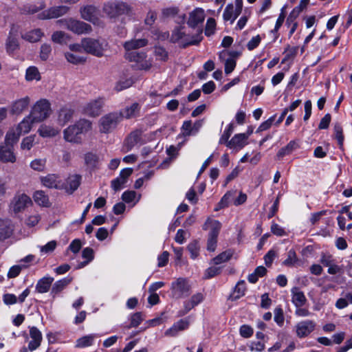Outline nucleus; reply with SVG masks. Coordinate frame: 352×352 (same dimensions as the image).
I'll return each instance as SVG.
<instances>
[{
    "instance_id": "25",
    "label": "nucleus",
    "mask_w": 352,
    "mask_h": 352,
    "mask_svg": "<svg viewBox=\"0 0 352 352\" xmlns=\"http://www.w3.org/2000/svg\"><path fill=\"white\" fill-rule=\"evenodd\" d=\"M188 327V322L184 320H180L176 323H175L172 327L167 329L165 331V336H170L174 337L175 336L177 333L180 331H183L186 329H187Z\"/></svg>"
},
{
    "instance_id": "35",
    "label": "nucleus",
    "mask_w": 352,
    "mask_h": 352,
    "mask_svg": "<svg viewBox=\"0 0 352 352\" xmlns=\"http://www.w3.org/2000/svg\"><path fill=\"white\" fill-rule=\"evenodd\" d=\"M233 254L234 251L232 250H226L212 259L213 263L214 265H219L221 263L226 262L230 259Z\"/></svg>"
},
{
    "instance_id": "49",
    "label": "nucleus",
    "mask_w": 352,
    "mask_h": 352,
    "mask_svg": "<svg viewBox=\"0 0 352 352\" xmlns=\"http://www.w3.org/2000/svg\"><path fill=\"white\" fill-rule=\"evenodd\" d=\"M143 320L142 312H136L131 317V322L128 329L138 327Z\"/></svg>"
},
{
    "instance_id": "2",
    "label": "nucleus",
    "mask_w": 352,
    "mask_h": 352,
    "mask_svg": "<svg viewBox=\"0 0 352 352\" xmlns=\"http://www.w3.org/2000/svg\"><path fill=\"white\" fill-rule=\"evenodd\" d=\"M104 13L110 19H116L119 16L131 14V7L123 1L107 2L103 6Z\"/></svg>"
},
{
    "instance_id": "26",
    "label": "nucleus",
    "mask_w": 352,
    "mask_h": 352,
    "mask_svg": "<svg viewBox=\"0 0 352 352\" xmlns=\"http://www.w3.org/2000/svg\"><path fill=\"white\" fill-rule=\"evenodd\" d=\"M247 135L244 133H239L234 135V137L227 142V146L229 148L239 147L242 148L247 143Z\"/></svg>"
},
{
    "instance_id": "63",
    "label": "nucleus",
    "mask_w": 352,
    "mask_h": 352,
    "mask_svg": "<svg viewBox=\"0 0 352 352\" xmlns=\"http://www.w3.org/2000/svg\"><path fill=\"white\" fill-rule=\"evenodd\" d=\"M155 54L161 60H166L168 57L167 52L162 47H156L155 48Z\"/></svg>"
},
{
    "instance_id": "44",
    "label": "nucleus",
    "mask_w": 352,
    "mask_h": 352,
    "mask_svg": "<svg viewBox=\"0 0 352 352\" xmlns=\"http://www.w3.org/2000/svg\"><path fill=\"white\" fill-rule=\"evenodd\" d=\"M182 131H183L182 135H179L178 138H179L181 135L190 136V135H194L193 130H192V121L191 120L184 121L182 124Z\"/></svg>"
},
{
    "instance_id": "18",
    "label": "nucleus",
    "mask_w": 352,
    "mask_h": 352,
    "mask_svg": "<svg viewBox=\"0 0 352 352\" xmlns=\"http://www.w3.org/2000/svg\"><path fill=\"white\" fill-rule=\"evenodd\" d=\"M69 8L66 6H53L47 10L45 12L46 19H55L66 14Z\"/></svg>"
},
{
    "instance_id": "31",
    "label": "nucleus",
    "mask_w": 352,
    "mask_h": 352,
    "mask_svg": "<svg viewBox=\"0 0 352 352\" xmlns=\"http://www.w3.org/2000/svg\"><path fill=\"white\" fill-rule=\"evenodd\" d=\"M38 132L43 138H50L58 134L60 130L51 126L43 124L39 127Z\"/></svg>"
},
{
    "instance_id": "15",
    "label": "nucleus",
    "mask_w": 352,
    "mask_h": 352,
    "mask_svg": "<svg viewBox=\"0 0 352 352\" xmlns=\"http://www.w3.org/2000/svg\"><path fill=\"white\" fill-rule=\"evenodd\" d=\"M63 135L64 139L67 142L73 143L81 142V134L75 124L73 125H70L67 129H65L63 131Z\"/></svg>"
},
{
    "instance_id": "29",
    "label": "nucleus",
    "mask_w": 352,
    "mask_h": 352,
    "mask_svg": "<svg viewBox=\"0 0 352 352\" xmlns=\"http://www.w3.org/2000/svg\"><path fill=\"white\" fill-rule=\"evenodd\" d=\"M74 110L68 108H62L58 114V122L60 125L64 126L69 122L74 116Z\"/></svg>"
},
{
    "instance_id": "41",
    "label": "nucleus",
    "mask_w": 352,
    "mask_h": 352,
    "mask_svg": "<svg viewBox=\"0 0 352 352\" xmlns=\"http://www.w3.org/2000/svg\"><path fill=\"white\" fill-rule=\"evenodd\" d=\"M25 79L28 81L33 80H39L41 79V75L38 69L34 66L28 67L26 70Z\"/></svg>"
},
{
    "instance_id": "47",
    "label": "nucleus",
    "mask_w": 352,
    "mask_h": 352,
    "mask_svg": "<svg viewBox=\"0 0 352 352\" xmlns=\"http://www.w3.org/2000/svg\"><path fill=\"white\" fill-rule=\"evenodd\" d=\"M52 52L51 45L47 43H44L41 47L40 50V58L42 60H46L50 57Z\"/></svg>"
},
{
    "instance_id": "3",
    "label": "nucleus",
    "mask_w": 352,
    "mask_h": 352,
    "mask_svg": "<svg viewBox=\"0 0 352 352\" xmlns=\"http://www.w3.org/2000/svg\"><path fill=\"white\" fill-rule=\"evenodd\" d=\"M122 120V115L118 112H112L102 116L100 120V131L107 133L116 128Z\"/></svg>"
},
{
    "instance_id": "58",
    "label": "nucleus",
    "mask_w": 352,
    "mask_h": 352,
    "mask_svg": "<svg viewBox=\"0 0 352 352\" xmlns=\"http://www.w3.org/2000/svg\"><path fill=\"white\" fill-rule=\"evenodd\" d=\"M234 14V5L232 3H229L226 7L223 17L225 21H232Z\"/></svg>"
},
{
    "instance_id": "43",
    "label": "nucleus",
    "mask_w": 352,
    "mask_h": 352,
    "mask_svg": "<svg viewBox=\"0 0 352 352\" xmlns=\"http://www.w3.org/2000/svg\"><path fill=\"white\" fill-rule=\"evenodd\" d=\"M65 56L67 61L72 64H82L86 61L85 57L76 56L72 53L67 52Z\"/></svg>"
},
{
    "instance_id": "17",
    "label": "nucleus",
    "mask_w": 352,
    "mask_h": 352,
    "mask_svg": "<svg viewBox=\"0 0 352 352\" xmlns=\"http://www.w3.org/2000/svg\"><path fill=\"white\" fill-rule=\"evenodd\" d=\"M60 177L56 174H48L45 177L41 178L42 184L50 188L61 189V182L60 181Z\"/></svg>"
},
{
    "instance_id": "45",
    "label": "nucleus",
    "mask_w": 352,
    "mask_h": 352,
    "mask_svg": "<svg viewBox=\"0 0 352 352\" xmlns=\"http://www.w3.org/2000/svg\"><path fill=\"white\" fill-rule=\"evenodd\" d=\"M184 27H179L177 29H175L172 34L170 41L173 43H177L180 39H182L184 37H185L186 33L183 31Z\"/></svg>"
},
{
    "instance_id": "56",
    "label": "nucleus",
    "mask_w": 352,
    "mask_h": 352,
    "mask_svg": "<svg viewBox=\"0 0 352 352\" xmlns=\"http://www.w3.org/2000/svg\"><path fill=\"white\" fill-rule=\"evenodd\" d=\"M221 267L212 266L206 270L205 278H212L214 276L219 274L221 273Z\"/></svg>"
},
{
    "instance_id": "7",
    "label": "nucleus",
    "mask_w": 352,
    "mask_h": 352,
    "mask_svg": "<svg viewBox=\"0 0 352 352\" xmlns=\"http://www.w3.org/2000/svg\"><path fill=\"white\" fill-rule=\"evenodd\" d=\"M171 289L173 296L180 298L188 296L190 287L186 279L179 278L172 283Z\"/></svg>"
},
{
    "instance_id": "62",
    "label": "nucleus",
    "mask_w": 352,
    "mask_h": 352,
    "mask_svg": "<svg viewBox=\"0 0 352 352\" xmlns=\"http://www.w3.org/2000/svg\"><path fill=\"white\" fill-rule=\"evenodd\" d=\"M30 336L32 340L42 341L41 332L35 327H32L30 329Z\"/></svg>"
},
{
    "instance_id": "30",
    "label": "nucleus",
    "mask_w": 352,
    "mask_h": 352,
    "mask_svg": "<svg viewBox=\"0 0 352 352\" xmlns=\"http://www.w3.org/2000/svg\"><path fill=\"white\" fill-rule=\"evenodd\" d=\"M53 280L54 278L52 277H44L40 279L36 285V291L38 293H45L48 292Z\"/></svg>"
},
{
    "instance_id": "64",
    "label": "nucleus",
    "mask_w": 352,
    "mask_h": 352,
    "mask_svg": "<svg viewBox=\"0 0 352 352\" xmlns=\"http://www.w3.org/2000/svg\"><path fill=\"white\" fill-rule=\"evenodd\" d=\"M261 41V38L259 35L254 36L252 39L248 43L247 47L249 50H253L260 44Z\"/></svg>"
},
{
    "instance_id": "39",
    "label": "nucleus",
    "mask_w": 352,
    "mask_h": 352,
    "mask_svg": "<svg viewBox=\"0 0 352 352\" xmlns=\"http://www.w3.org/2000/svg\"><path fill=\"white\" fill-rule=\"evenodd\" d=\"M80 134L86 133L91 129L92 123L88 120L80 119L75 123Z\"/></svg>"
},
{
    "instance_id": "48",
    "label": "nucleus",
    "mask_w": 352,
    "mask_h": 352,
    "mask_svg": "<svg viewBox=\"0 0 352 352\" xmlns=\"http://www.w3.org/2000/svg\"><path fill=\"white\" fill-rule=\"evenodd\" d=\"M46 160L45 159H36L30 163V167L37 171H43L45 167Z\"/></svg>"
},
{
    "instance_id": "19",
    "label": "nucleus",
    "mask_w": 352,
    "mask_h": 352,
    "mask_svg": "<svg viewBox=\"0 0 352 352\" xmlns=\"http://www.w3.org/2000/svg\"><path fill=\"white\" fill-rule=\"evenodd\" d=\"M98 10L94 6H87L80 9L82 18L93 23L98 19Z\"/></svg>"
},
{
    "instance_id": "37",
    "label": "nucleus",
    "mask_w": 352,
    "mask_h": 352,
    "mask_svg": "<svg viewBox=\"0 0 352 352\" xmlns=\"http://www.w3.org/2000/svg\"><path fill=\"white\" fill-rule=\"evenodd\" d=\"M245 281L240 280L238 282V283L235 286L234 293L232 295L230 296V298L232 300H236L245 294Z\"/></svg>"
},
{
    "instance_id": "16",
    "label": "nucleus",
    "mask_w": 352,
    "mask_h": 352,
    "mask_svg": "<svg viewBox=\"0 0 352 352\" xmlns=\"http://www.w3.org/2000/svg\"><path fill=\"white\" fill-rule=\"evenodd\" d=\"M30 99L28 96L16 100L10 107V113L12 115H19L23 112L29 106Z\"/></svg>"
},
{
    "instance_id": "20",
    "label": "nucleus",
    "mask_w": 352,
    "mask_h": 352,
    "mask_svg": "<svg viewBox=\"0 0 352 352\" xmlns=\"http://www.w3.org/2000/svg\"><path fill=\"white\" fill-rule=\"evenodd\" d=\"M221 228V223L214 219L208 218L203 226V229L205 230H210L208 234L209 236L218 237L220 230Z\"/></svg>"
},
{
    "instance_id": "14",
    "label": "nucleus",
    "mask_w": 352,
    "mask_h": 352,
    "mask_svg": "<svg viewBox=\"0 0 352 352\" xmlns=\"http://www.w3.org/2000/svg\"><path fill=\"white\" fill-rule=\"evenodd\" d=\"M17 36V30L14 25H12L6 42V52L9 54H12L14 51L19 48Z\"/></svg>"
},
{
    "instance_id": "6",
    "label": "nucleus",
    "mask_w": 352,
    "mask_h": 352,
    "mask_svg": "<svg viewBox=\"0 0 352 352\" xmlns=\"http://www.w3.org/2000/svg\"><path fill=\"white\" fill-rule=\"evenodd\" d=\"M146 57L143 52H129L125 54V58L131 62H135L140 69L147 70L151 67V63L146 60Z\"/></svg>"
},
{
    "instance_id": "22",
    "label": "nucleus",
    "mask_w": 352,
    "mask_h": 352,
    "mask_svg": "<svg viewBox=\"0 0 352 352\" xmlns=\"http://www.w3.org/2000/svg\"><path fill=\"white\" fill-rule=\"evenodd\" d=\"M204 20V11L201 9H196L190 14L187 24L190 28H195Z\"/></svg>"
},
{
    "instance_id": "11",
    "label": "nucleus",
    "mask_w": 352,
    "mask_h": 352,
    "mask_svg": "<svg viewBox=\"0 0 352 352\" xmlns=\"http://www.w3.org/2000/svg\"><path fill=\"white\" fill-rule=\"evenodd\" d=\"M34 122H36V121L33 120L32 117L29 115L19 124L15 131L10 130L8 133H12L16 135L18 142L21 135L27 133L30 131L32 124Z\"/></svg>"
},
{
    "instance_id": "50",
    "label": "nucleus",
    "mask_w": 352,
    "mask_h": 352,
    "mask_svg": "<svg viewBox=\"0 0 352 352\" xmlns=\"http://www.w3.org/2000/svg\"><path fill=\"white\" fill-rule=\"evenodd\" d=\"M234 130V124L230 123L228 125V129L226 130L219 140V144H226L227 145V142H229L228 139L230 137Z\"/></svg>"
},
{
    "instance_id": "24",
    "label": "nucleus",
    "mask_w": 352,
    "mask_h": 352,
    "mask_svg": "<svg viewBox=\"0 0 352 352\" xmlns=\"http://www.w3.org/2000/svg\"><path fill=\"white\" fill-rule=\"evenodd\" d=\"M292 301L296 307H302L307 302L304 293L298 287L292 289Z\"/></svg>"
},
{
    "instance_id": "4",
    "label": "nucleus",
    "mask_w": 352,
    "mask_h": 352,
    "mask_svg": "<svg viewBox=\"0 0 352 352\" xmlns=\"http://www.w3.org/2000/svg\"><path fill=\"white\" fill-rule=\"evenodd\" d=\"M50 102L45 99H42L34 105L30 115L32 117L33 120L38 122L47 118L50 116Z\"/></svg>"
},
{
    "instance_id": "12",
    "label": "nucleus",
    "mask_w": 352,
    "mask_h": 352,
    "mask_svg": "<svg viewBox=\"0 0 352 352\" xmlns=\"http://www.w3.org/2000/svg\"><path fill=\"white\" fill-rule=\"evenodd\" d=\"M316 327V323L309 320L298 322L296 326V335L299 338H304L310 334Z\"/></svg>"
},
{
    "instance_id": "1",
    "label": "nucleus",
    "mask_w": 352,
    "mask_h": 352,
    "mask_svg": "<svg viewBox=\"0 0 352 352\" xmlns=\"http://www.w3.org/2000/svg\"><path fill=\"white\" fill-rule=\"evenodd\" d=\"M17 142L16 135L12 133H7L4 144H0V161L12 163L16 161L13 147Z\"/></svg>"
},
{
    "instance_id": "10",
    "label": "nucleus",
    "mask_w": 352,
    "mask_h": 352,
    "mask_svg": "<svg viewBox=\"0 0 352 352\" xmlns=\"http://www.w3.org/2000/svg\"><path fill=\"white\" fill-rule=\"evenodd\" d=\"M82 176L75 174L69 175L65 183H61V189L65 190L66 192L72 195L76 191L81 184Z\"/></svg>"
},
{
    "instance_id": "52",
    "label": "nucleus",
    "mask_w": 352,
    "mask_h": 352,
    "mask_svg": "<svg viewBox=\"0 0 352 352\" xmlns=\"http://www.w3.org/2000/svg\"><path fill=\"white\" fill-rule=\"evenodd\" d=\"M202 31H200L197 35L193 36L192 39L190 41H187L186 42L183 41L182 43V47L186 48L190 45H197L202 40L203 37L201 36Z\"/></svg>"
},
{
    "instance_id": "53",
    "label": "nucleus",
    "mask_w": 352,
    "mask_h": 352,
    "mask_svg": "<svg viewBox=\"0 0 352 352\" xmlns=\"http://www.w3.org/2000/svg\"><path fill=\"white\" fill-rule=\"evenodd\" d=\"M34 135H30L24 138L21 144V148L22 149L30 150L34 145Z\"/></svg>"
},
{
    "instance_id": "46",
    "label": "nucleus",
    "mask_w": 352,
    "mask_h": 352,
    "mask_svg": "<svg viewBox=\"0 0 352 352\" xmlns=\"http://www.w3.org/2000/svg\"><path fill=\"white\" fill-rule=\"evenodd\" d=\"M188 250L191 254V257L195 258L199 255V245L197 241H191L187 246Z\"/></svg>"
},
{
    "instance_id": "5",
    "label": "nucleus",
    "mask_w": 352,
    "mask_h": 352,
    "mask_svg": "<svg viewBox=\"0 0 352 352\" xmlns=\"http://www.w3.org/2000/svg\"><path fill=\"white\" fill-rule=\"evenodd\" d=\"M82 45L83 50L87 53L97 57H102L103 56L104 46H106V45H104V43H101L99 40L92 38H85L82 39Z\"/></svg>"
},
{
    "instance_id": "55",
    "label": "nucleus",
    "mask_w": 352,
    "mask_h": 352,
    "mask_svg": "<svg viewBox=\"0 0 352 352\" xmlns=\"http://www.w3.org/2000/svg\"><path fill=\"white\" fill-rule=\"evenodd\" d=\"M297 261L296 254L294 250H290L287 254V258L283 262L286 266H292Z\"/></svg>"
},
{
    "instance_id": "8",
    "label": "nucleus",
    "mask_w": 352,
    "mask_h": 352,
    "mask_svg": "<svg viewBox=\"0 0 352 352\" xmlns=\"http://www.w3.org/2000/svg\"><path fill=\"white\" fill-rule=\"evenodd\" d=\"M66 25H67V30L77 34H88L92 30L89 24L72 18L69 19V21Z\"/></svg>"
},
{
    "instance_id": "60",
    "label": "nucleus",
    "mask_w": 352,
    "mask_h": 352,
    "mask_svg": "<svg viewBox=\"0 0 352 352\" xmlns=\"http://www.w3.org/2000/svg\"><path fill=\"white\" fill-rule=\"evenodd\" d=\"M275 116H276L274 115V116H272L271 118H270L267 120H266V121L263 122V123H261V125L257 129L256 133H258V132H261V131H266L268 129H270L271 127L273 122L274 121Z\"/></svg>"
},
{
    "instance_id": "33",
    "label": "nucleus",
    "mask_w": 352,
    "mask_h": 352,
    "mask_svg": "<svg viewBox=\"0 0 352 352\" xmlns=\"http://www.w3.org/2000/svg\"><path fill=\"white\" fill-rule=\"evenodd\" d=\"M34 199L40 206L45 207L50 206L49 198L42 190H38L34 192Z\"/></svg>"
},
{
    "instance_id": "42",
    "label": "nucleus",
    "mask_w": 352,
    "mask_h": 352,
    "mask_svg": "<svg viewBox=\"0 0 352 352\" xmlns=\"http://www.w3.org/2000/svg\"><path fill=\"white\" fill-rule=\"evenodd\" d=\"M98 160V156L96 154L93 153L91 152L87 153L85 155V164L89 167H96Z\"/></svg>"
},
{
    "instance_id": "38",
    "label": "nucleus",
    "mask_w": 352,
    "mask_h": 352,
    "mask_svg": "<svg viewBox=\"0 0 352 352\" xmlns=\"http://www.w3.org/2000/svg\"><path fill=\"white\" fill-rule=\"evenodd\" d=\"M12 231L7 221L0 220V241L8 238L11 235Z\"/></svg>"
},
{
    "instance_id": "23",
    "label": "nucleus",
    "mask_w": 352,
    "mask_h": 352,
    "mask_svg": "<svg viewBox=\"0 0 352 352\" xmlns=\"http://www.w3.org/2000/svg\"><path fill=\"white\" fill-rule=\"evenodd\" d=\"M141 140V133L140 131H135L131 132L126 139L124 144V152H128L138 144Z\"/></svg>"
},
{
    "instance_id": "36",
    "label": "nucleus",
    "mask_w": 352,
    "mask_h": 352,
    "mask_svg": "<svg viewBox=\"0 0 352 352\" xmlns=\"http://www.w3.org/2000/svg\"><path fill=\"white\" fill-rule=\"evenodd\" d=\"M70 36L63 31H56L52 35V40L53 42L62 44L66 43L70 39Z\"/></svg>"
},
{
    "instance_id": "40",
    "label": "nucleus",
    "mask_w": 352,
    "mask_h": 352,
    "mask_svg": "<svg viewBox=\"0 0 352 352\" xmlns=\"http://www.w3.org/2000/svg\"><path fill=\"white\" fill-rule=\"evenodd\" d=\"M95 336L94 335L85 336L76 340V346L78 348H84L92 345Z\"/></svg>"
},
{
    "instance_id": "28",
    "label": "nucleus",
    "mask_w": 352,
    "mask_h": 352,
    "mask_svg": "<svg viewBox=\"0 0 352 352\" xmlns=\"http://www.w3.org/2000/svg\"><path fill=\"white\" fill-rule=\"evenodd\" d=\"M298 147L297 143L292 140L290 141L285 146L281 148L276 154V160H280L285 156L292 154Z\"/></svg>"
},
{
    "instance_id": "21",
    "label": "nucleus",
    "mask_w": 352,
    "mask_h": 352,
    "mask_svg": "<svg viewBox=\"0 0 352 352\" xmlns=\"http://www.w3.org/2000/svg\"><path fill=\"white\" fill-rule=\"evenodd\" d=\"M140 110V106L139 103L134 102L131 106L126 107L123 110L118 112L122 115V119H131L133 118H135L139 115Z\"/></svg>"
},
{
    "instance_id": "13",
    "label": "nucleus",
    "mask_w": 352,
    "mask_h": 352,
    "mask_svg": "<svg viewBox=\"0 0 352 352\" xmlns=\"http://www.w3.org/2000/svg\"><path fill=\"white\" fill-rule=\"evenodd\" d=\"M102 105L103 102L100 98L92 100L84 107L83 112L89 116H98L102 111Z\"/></svg>"
},
{
    "instance_id": "34",
    "label": "nucleus",
    "mask_w": 352,
    "mask_h": 352,
    "mask_svg": "<svg viewBox=\"0 0 352 352\" xmlns=\"http://www.w3.org/2000/svg\"><path fill=\"white\" fill-rule=\"evenodd\" d=\"M72 280V278H65L56 281L52 286V293L58 294L61 292Z\"/></svg>"
},
{
    "instance_id": "57",
    "label": "nucleus",
    "mask_w": 352,
    "mask_h": 352,
    "mask_svg": "<svg viewBox=\"0 0 352 352\" xmlns=\"http://www.w3.org/2000/svg\"><path fill=\"white\" fill-rule=\"evenodd\" d=\"M216 26L215 20L213 18H209L206 23L205 29V34L208 36H210L214 33V30Z\"/></svg>"
},
{
    "instance_id": "61",
    "label": "nucleus",
    "mask_w": 352,
    "mask_h": 352,
    "mask_svg": "<svg viewBox=\"0 0 352 352\" xmlns=\"http://www.w3.org/2000/svg\"><path fill=\"white\" fill-rule=\"evenodd\" d=\"M240 334L243 338H250L253 334V329L251 327L248 325H242L240 328Z\"/></svg>"
},
{
    "instance_id": "51",
    "label": "nucleus",
    "mask_w": 352,
    "mask_h": 352,
    "mask_svg": "<svg viewBox=\"0 0 352 352\" xmlns=\"http://www.w3.org/2000/svg\"><path fill=\"white\" fill-rule=\"evenodd\" d=\"M334 132L336 138L338 140L340 148H342L344 141V136L342 134V127L339 123L334 125Z\"/></svg>"
},
{
    "instance_id": "32",
    "label": "nucleus",
    "mask_w": 352,
    "mask_h": 352,
    "mask_svg": "<svg viewBox=\"0 0 352 352\" xmlns=\"http://www.w3.org/2000/svg\"><path fill=\"white\" fill-rule=\"evenodd\" d=\"M42 36L43 33L41 30L35 29L23 34L21 36L23 39L28 41L29 42L35 43L38 41Z\"/></svg>"
},
{
    "instance_id": "54",
    "label": "nucleus",
    "mask_w": 352,
    "mask_h": 352,
    "mask_svg": "<svg viewBox=\"0 0 352 352\" xmlns=\"http://www.w3.org/2000/svg\"><path fill=\"white\" fill-rule=\"evenodd\" d=\"M274 321L280 327H282L284 323L285 317L283 315V309L280 307H276L274 309Z\"/></svg>"
},
{
    "instance_id": "59",
    "label": "nucleus",
    "mask_w": 352,
    "mask_h": 352,
    "mask_svg": "<svg viewBox=\"0 0 352 352\" xmlns=\"http://www.w3.org/2000/svg\"><path fill=\"white\" fill-rule=\"evenodd\" d=\"M23 267H26V266L17 265L11 267L10 270L8 271V277L10 278L16 277L20 274L21 270Z\"/></svg>"
},
{
    "instance_id": "27",
    "label": "nucleus",
    "mask_w": 352,
    "mask_h": 352,
    "mask_svg": "<svg viewBox=\"0 0 352 352\" xmlns=\"http://www.w3.org/2000/svg\"><path fill=\"white\" fill-rule=\"evenodd\" d=\"M147 43L148 41L145 38L134 39L125 42L124 44V47L126 52H135L134 50L144 47L147 45Z\"/></svg>"
},
{
    "instance_id": "9",
    "label": "nucleus",
    "mask_w": 352,
    "mask_h": 352,
    "mask_svg": "<svg viewBox=\"0 0 352 352\" xmlns=\"http://www.w3.org/2000/svg\"><path fill=\"white\" fill-rule=\"evenodd\" d=\"M31 199L25 194L16 195L10 204V209L18 213L25 210L28 204H31Z\"/></svg>"
}]
</instances>
